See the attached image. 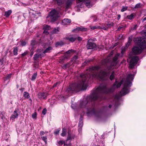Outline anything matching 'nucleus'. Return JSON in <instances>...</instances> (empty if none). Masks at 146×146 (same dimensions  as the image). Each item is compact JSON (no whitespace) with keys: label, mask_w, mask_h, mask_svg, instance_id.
Here are the masks:
<instances>
[{"label":"nucleus","mask_w":146,"mask_h":146,"mask_svg":"<svg viewBox=\"0 0 146 146\" xmlns=\"http://www.w3.org/2000/svg\"><path fill=\"white\" fill-rule=\"evenodd\" d=\"M125 50H122L121 52V57H122L123 54V53L124 52Z\"/></svg>","instance_id":"603ef678"},{"label":"nucleus","mask_w":146,"mask_h":146,"mask_svg":"<svg viewBox=\"0 0 146 146\" xmlns=\"http://www.w3.org/2000/svg\"><path fill=\"white\" fill-rule=\"evenodd\" d=\"M100 68V67L98 66H93L90 68L87 71L90 72L91 74L89 73L81 74L80 76L81 81L78 84H73L70 85L67 89V92L78 91L80 90H83L86 89L88 79L91 78L101 80L107 79L109 77L108 73L101 71L99 73H97V72Z\"/></svg>","instance_id":"f03ea898"},{"label":"nucleus","mask_w":146,"mask_h":146,"mask_svg":"<svg viewBox=\"0 0 146 146\" xmlns=\"http://www.w3.org/2000/svg\"><path fill=\"white\" fill-rule=\"evenodd\" d=\"M141 6V3H138L134 7L135 9L138 8L140 7Z\"/></svg>","instance_id":"e433bc0d"},{"label":"nucleus","mask_w":146,"mask_h":146,"mask_svg":"<svg viewBox=\"0 0 146 146\" xmlns=\"http://www.w3.org/2000/svg\"><path fill=\"white\" fill-rule=\"evenodd\" d=\"M94 40L90 39L88 41L86 47L88 49H93L96 47V44L93 42Z\"/></svg>","instance_id":"423d86ee"},{"label":"nucleus","mask_w":146,"mask_h":146,"mask_svg":"<svg viewBox=\"0 0 146 146\" xmlns=\"http://www.w3.org/2000/svg\"><path fill=\"white\" fill-rule=\"evenodd\" d=\"M12 13V11L11 10H8L5 13V16L7 17H8Z\"/></svg>","instance_id":"412c9836"},{"label":"nucleus","mask_w":146,"mask_h":146,"mask_svg":"<svg viewBox=\"0 0 146 146\" xmlns=\"http://www.w3.org/2000/svg\"><path fill=\"white\" fill-rule=\"evenodd\" d=\"M82 126V121H79L78 126L79 127H81Z\"/></svg>","instance_id":"a19ab883"},{"label":"nucleus","mask_w":146,"mask_h":146,"mask_svg":"<svg viewBox=\"0 0 146 146\" xmlns=\"http://www.w3.org/2000/svg\"><path fill=\"white\" fill-rule=\"evenodd\" d=\"M71 21V20L70 19H64L62 21V24L63 25H68Z\"/></svg>","instance_id":"9d476101"},{"label":"nucleus","mask_w":146,"mask_h":146,"mask_svg":"<svg viewBox=\"0 0 146 146\" xmlns=\"http://www.w3.org/2000/svg\"><path fill=\"white\" fill-rule=\"evenodd\" d=\"M77 1L78 3L82 2V4H85L86 6L88 8H90L92 6V5L90 3V0H77Z\"/></svg>","instance_id":"0eeeda50"},{"label":"nucleus","mask_w":146,"mask_h":146,"mask_svg":"<svg viewBox=\"0 0 146 146\" xmlns=\"http://www.w3.org/2000/svg\"><path fill=\"white\" fill-rule=\"evenodd\" d=\"M72 3V0H68L66 3V7L67 9L68 8L71 6Z\"/></svg>","instance_id":"dca6fc26"},{"label":"nucleus","mask_w":146,"mask_h":146,"mask_svg":"<svg viewBox=\"0 0 146 146\" xmlns=\"http://www.w3.org/2000/svg\"><path fill=\"white\" fill-rule=\"evenodd\" d=\"M67 132V130L65 128H63L62 130V133H61V135L63 137L65 136Z\"/></svg>","instance_id":"aec40b11"},{"label":"nucleus","mask_w":146,"mask_h":146,"mask_svg":"<svg viewBox=\"0 0 146 146\" xmlns=\"http://www.w3.org/2000/svg\"><path fill=\"white\" fill-rule=\"evenodd\" d=\"M26 44V42H23L21 43V45L22 46H24Z\"/></svg>","instance_id":"de8ad7c7"},{"label":"nucleus","mask_w":146,"mask_h":146,"mask_svg":"<svg viewBox=\"0 0 146 146\" xmlns=\"http://www.w3.org/2000/svg\"><path fill=\"white\" fill-rule=\"evenodd\" d=\"M43 29L44 30V31L43 33H48L47 31V30H49L50 29V26L46 25L45 26H44Z\"/></svg>","instance_id":"a211bd4d"},{"label":"nucleus","mask_w":146,"mask_h":146,"mask_svg":"<svg viewBox=\"0 0 146 146\" xmlns=\"http://www.w3.org/2000/svg\"><path fill=\"white\" fill-rule=\"evenodd\" d=\"M78 6L80 7H82L81 5H80V4L78 5Z\"/></svg>","instance_id":"338daca9"},{"label":"nucleus","mask_w":146,"mask_h":146,"mask_svg":"<svg viewBox=\"0 0 146 146\" xmlns=\"http://www.w3.org/2000/svg\"><path fill=\"white\" fill-rule=\"evenodd\" d=\"M146 20V17L143 19V21H144Z\"/></svg>","instance_id":"0e129e2a"},{"label":"nucleus","mask_w":146,"mask_h":146,"mask_svg":"<svg viewBox=\"0 0 146 146\" xmlns=\"http://www.w3.org/2000/svg\"><path fill=\"white\" fill-rule=\"evenodd\" d=\"M101 63L102 65H104L105 64L107 65L108 64L107 60L104 59L103 60H102L101 62Z\"/></svg>","instance_id":"473e14b6"},{"label":"nucleus","mask_w":146,"mask_h":146,"mask_svg":"<svg viewBox=\"0 0 146 146\" xmlns=\"http://www.w3.org/2000/svg\"><path fill=\"white\" fill-rule=\"evenodd\" d=\"M114 72H112L111 73V74L110 76V78L111 80H112L114 79Z\"/></svg>","instance_id":"c756f323"},{"label":"nucleus","mask_w":146,"mask_h":146,"mask_svg":"<svg viewBox=\"0 0 146 146\" xmlns=\"http://www.w3.org/2000/svg\"><path fill=\"white\" fill-rule=\"evenodd\" d=\"M58 29H55L53 30V33H56L58 32Z\"/></svg>","instance_id":"09e8293b"},{"label":"nucleus","mask_w":146,"mask_h":146,"mask_svg":"<svg viewBox=\"0 0 146 146\" xmlns=\"http://www.w3.org/2000/svg\"><path fill=\"white\" fill-rule=\"evenodd\" d=\"M23 96L26 98L29 99L31 101L29 94L27 92H25L23 93Z\"/></svg>","instance_id":"f8f14e48"},{"label":"nucleus","mask_w":146,"mask_h":146,"mask_svg":"<svg viewBox=\"0 0 146 146\" xmlns=\"http://www.w3.org/2000/svg\"><path fill=\"white\" fill-rule=\"evenodd\" d=\"M132 36H130L129 37L128 41L127 43L126 44V46L125 48V49H126L129 46V45L130 44L131 42L132 41Z\"/></svg>","instance_id":"4468645a"},{"label":"nucleus","mask_w":146,"mask_h":146,"mask_svg":"<svg viewBox=\"0 0 146 146\" xmlns=\"http://www.w3.org/2000/svg\"><path fill=\"white\" fill-rule=\"evenodd\" d=\"M38 97L39 98H45L47 96V94L44 92H40L38 94Z\"/></svg>","instance_id":"9b49d317"},{"label":"nucleus","mask_w":146,"mask_h":146,"mask_svg":"<svg viewBox=\"0 0 146 146\" xmlns=\"http://www.w3.org/2000/svg\"><path fill=\"white\" fill-rule=\"evenodd\" d=\"M52 47L49 46L46 49V50L43 52V53H46L49 52H50V50H52Z\"/></svg>","instance_id":"4be33fe9"},{"label":"nucleus","mask_w":146,"mask_h":146,"mask_svg":"<svg viewBox=\"0 0 146 146\" xmlns=\"http://www.w3.org/2000/svg\"><path fill=\"white\" fill-rule=\"evenodd\" d=\"M20 5H23V6H27V5H29V4H26L25 3H20Z\"/></svg>","instance_id":"a18cd8bd"},{"label":"nucleus","mask_w":146,"mask_h":146,"mask_svg":"<svg viewBox=\"0 0 146 146\" xmlns=\"http://www.w3.org/2000/svg\"><path fill=\"white\" fill-rule=\"evenodd\" d=\"M19 90H20V91H21L22 92H23L24 90V88H21L20 89H19Z\"/></svg>","instance_id":"bf43d9fd"},{"label":"nucleus","mask_w":146,"mask_h":146,"mask_svg":"<svg viewBox=\"0 0 146 146\" xmlns=\"http://www.w3.org/2000/svg\"><path fill=\"white\" fill-rule=\"evenodd\" d=\"M74 51V50H70L66 52V53H65V55H66V54H67V56H68L69 54L73 52Z\"/></svg>","instance_id":"7c9ffc66"},{"label":"nucleus","mask_w":146,"mask_h":146,"mask_svg":"<svg viewBox=\"0 0 146 146\" xmlns=\"http://www.w3.org/2000/svg\"><path fill=\"white\" fill-rule=\"evenodd\" d=\"M43 56H41V54H36L34 55V56L33 57V59L34 60H36L39 57H40V58H41Z\"/></svg>","instance_id":"393cba45"},{"label":"nucleus","mask_w":146,"mask_h":146,"mask_svg":"<svg viewBox=\"0 0 146 146\" xmlns=\"http://www.w3.org/2000/svg\"><path fill=\"white\" fill-rule=\"evenodd\" d=\"M46 109H44L42 111V113L43 115H45L46 113Z\"/></svg>","instance_id":"c03bdc74"},{"label":"nucleus","mask_w":146,"mask_h":146,"mask_svg":"<svg viewBox=\"0 0 146 146\" xmlns=\"http://www.w3.org/2000/svg\"><path fill=\"white\" fill-rule=\"evenodd\" d=\"M68 135L67 137V141L71 140L72 139H74L75 137V135H72L70 134V131H68Z\"/></svg>","instance_id":"2eb2a0df"},{"label":"nucleus","mask_w":146,"mask_h":146,"mask_svg":"<svg viewBox=\"0 0 146 146\" xmlns=\"http://www.w3.org/2000/svg\"><path fill=\"white\" fill-rule=\"evenodd\" d=\"M111 105H109V108H111Z\"/></svg>","instance_id":"774afa93"},{"label":"nucleus","mask_w":146,"mask_h":146,"mask_svg":"<svg viewBox=\"0 0 146 146\" xmlns=\"http://www.w3.org/2000/svg\"><path fill=\"white\" fill-rule=\"evenodd\" d=\"M88 103V102L86 100L82 102L81 104V106L83 108Z\"/></svg>","instance_id":"b1692460"},{"label":"nucleus","mask_w":146,"mask_h":146,"mask_svg":"<svg viewBox=\"0 0 146 146\" xmlns=\"http://www.w3.org/2000/svg\"><path fill=\"white\" fill-rule=\"evenodd\" d=\"M134 74H129L128 75L126 79H123L121 81L118 83L116 81L113 85L110 88H108L106 85H101L93 92L90 96L91 99L95 100L98 98L101 93L108 94L112 92L114 90L120 87L122 84L123 87L120 92V95L123 96L128 93L130 87L132 85V82L134 79Z\"/></svg>","instance_id":"f257e3e1"},{"label":"nucleus","mask_w":146,"mask_h":146,"mask_svg":"<svg viewBox=\"0 0 146 146\" xmlns=\"http://www.w3.org/2000/svg\"><path fill=\"white\" fill-rule=\"evenodd\" d=\"M36 44V42L35 40H32L31 44L33 48H34L36 47L35 45Z\"/></svg>","instance_id":"cd10ccee"},{"label":"nucleus","mask_w":146,"mask_h":146,"mask_svg":"<svg viewBox=\"0 0 146 146\" xmlns=\"http://www.w3.org/2000/svg\"><path fill=\"white\" fill-rule=\"evenodd\" d=\"M18 49L17 47H14L13 50V53L14 55H17L18 54Z\"/></svg>","instance_id":"5701e85b"},{"label":"nucleus","mask_w":146,"mask_h":146,"mask_svg":"<svg viewBox=\"0 0 146 146\" xmlns=\"http://www.w3.org/2000/svg\"><path fill=\"white\" fill-rule=\"evenodd\" d=\"M41 139L44 141L45 144H46L47 143V138L46 136H42L41 137Z\"/></svg>","instance_id":"72a5a7b5"},{"label":"nucleus","mask_w":146,"mask_h":146,"mask_svg":"<svg viewBox=\"0 0 146 146\" xmlns=\"http://www.w3.org/2000/svg\"><path fill=\"white\" fill-rule=\"evenodd\" d=\"M40 135H43L44 134V131H41L40 132Z\"/></svg>","instance_id":"3c124183"},{"label":"nucleus","mask_w":146,"mask_h":146,"mask_svg":"<svg viewBox=\"0 0 146 146\" xmlns=\"http://www.w3.org/2000/svg\"><path fill=\"white\" fill-rule=\"evenodd\" d=\"M121 55V54H116L113 58V61L114 62V64L116 63L115 62L117 60V59Z\"/></svg>","instance_id":"6ab92c4d"},{"label":"nucleus","mask_w":146,"mask_h":146,"mask_svg":"<svg viewBox=\"0 0 146 146\" xmlns=\"http://www.w3.org/2000/svg\"><path fill=\"white\" fill-rule=\"evenodd\" d=\"M122 36H123L122 35H120L119 36L120 39H121L122 38Z\"/></svg>","instance_id":"680f3d73"},{"label":"nucleus","mask_w":146,"mask_h":146,"mask_svg":"<svg viewBox=\"0 0 146 146\" xmlns=\"http://www.w3.org/2000/svg\"><path fill=\"white\" fill-rule=\"evenodd\" d=\"M27 54V53L26 52H24L22 54V55L23 56H25Z\"/></svg>","instance_id":"864d4df0"},{"label":"nucleus","mask_w":146,"mask_h":146,"mask_svg":"<svg viewBox=\"0 0 146 146\" xmlns=\"http://www.w3.org/2000/svg\"><path fill=\"white\" fill-rule=\"evenodd\" d=\"M123 27H119L118 29H117V30L118 31H120L121 29H122V28H123Z\"/></svg>","instance_id":"6e6d98bb"},{"label":"nucleus","mask_w":146,"mask_h":146,"mask_svg":"<svg viewBox=\"0 0 146 146\" xmlns=\"http://www.w3.org/2000/svg\"><path fill=\"white\" fill-rule=\"evenodd\" d=\"M141 34L143 36L146 38V31H142Z\"/></svg>","instance_id":"ea45409f"},{"label":"nucleus","mask_w":146,"mask_h":146,"mask_svg":"<svg viewBox=\"0 0 146 146\" xmlns=\"http://www.w3.org/2000/svg\"><path fill=\"white\" fill-rule=\"evenodd\" d=\"M115 99L116 100L117 99V100L118 101L119 100V98L116 95L115 96Z\"/></svg>","instance_id":"5fc2aeb1"},{"label":"nucleus","mask_w":146,"mask_h":146,"mask_svg":"<svg viewBox=\"0 0 146 146\" xmlns=\"http://www.w3.org/2000/svg\"><path fill=\"white\" fill-rule=\"evenodd\" d=\"M58 84H59L58 82H57L56 83V84H54L53 85V88H55V87H56L58 85Z\"/></svg>","instance_id":"49530a36"},{"label":"nucleus","mask_w":146,"mask_h":146,"mask_svg":"<svg viewBox=\"0 0 146 146\" xmlns=\"http://www.w3.org/2000/svg\"><path fill=\"white\" fill-rule=\"evenodd\" d=\"M137 27V25H135V26H134V28H133V30H136V29Z\"/></svg>","instance_id":"052dcab7"},{"label":"nucleus","mask_w":146,"mask_h":146,"mask_svg":"<svg viewBox=\"0 0 146 146\" xmlns=\"http://www.w3.org/2000/svg\"><path fill=\"white\" fill-rule=\"evenodd\" d=\"M66 38L67 40H69L71 42H74L76 39V38H73L72 37H66Z\"/></svg>","instance_id":"a878e982"},{"label":"nucleus","mask_w":146,"mask_h":146,"mask_svg":"<svg viewBox=\"0 0 146 146\" xmlns=\"http://www.w3.org/2000/svg\"><path fill=\"white\" fill-rule=\"evenodd\" d=\"M113 23H111L110 24H108L106 26L105 25L104 26V27H108H108H109L110 26H113Z\"/></svg>","instance_id":"4c0bfd02"},{"label":"nucleus","mask_w":146,"mask_h":146,"mask_svg":"<svg viewBox=\"0 0 146 146\" xmlns=\"http://www.w3.org/2000/svg\"><path fill=\"white\" fill-rule=\"evenodd\" d=\"M54 1L55 3H56L58 5H60L64 3V1L63 0H53Z\"/></svg>","instance_id":"f3484780"},{"label":"nucleus","mask_w":146,"mask_h":146,"mask_svg":"<svg viewBox=\"0 0 146 146\" xmlns=\"http://www.w3.org/2000/svg\"><path fill=\"white\" fill-rule=\"evenodd\" d=\"M90 28L92 30H94L95 29H103L104 30H106L108 29V27H104V26L100 27L98 26H90Z\"/></svg>","instance_id":"1a4fd4ad"},{"label":"nucleus","mask_w":146,"mask_h":146,"mask_svg":"<svg viewBox=\"0 0 146 146\" xmlns=\"http://www.w3.org/2000/svg\"><path fill=\"white\" fill-rule=\"evenodd\" d=\"M134 16V14L132 13L130 15H128L127 17L128 19L131 20L133 18Z\"/></svg>","instance_id":"c85d7f7f"},{"label":"nucleus","mask_w":146,"mask_h":146,"mask_svg":"<svg viewBox=\"0 0 146 146\" xmlns=\"http://www.w3.org/2000/svg\"><path fill=\"white\" fill-rule=\"evenodd\" d=\"M74 59H77V56H75L74 57Z\"/></svg>","instance_id":"69168bd1"},{"label":"nucleus","mask_w":146,"mask_h":146,"mask_svg":"<svg viewBox=\"0 0 146 146\" xmlns=\"http://www.w3.org/2000/svg\"><path fill=\"white\" fill-rule=\"evenodd\" d=\"M58 143L59 145H61L63 144H64V146L66 145V144L65 143V142L63 140L60 141H58Z\"/></svg>","instance_id":"2f4dec72"},{"label":"nucleus","mask_w":146,"mask_h":146,"mask_svg":"<svg viewBox=\"0 0 146 146\" xmlns=\"http://www.w3.org/2000/svg\"><path fill=\"white\" fill-rule=\"evenodd\" d=\"M139 59L137 56H135L132 57L129 62V68L131 69L133 68L134 66L137 64Z\"/></svg>","instance_id":"39448f33"},{"label":"nucleus","mask_w":146,"mask_h":146,"mask_svg":"<svg viewBox=\"0 0 146 146\" xmlns=\"http://www.w3.org/2000/svg\"><path fill=\"white\" fill-rule=\"evenodd\" d=\"M37 75V74L36 73H34L32 76L31 80H34L36 79Z\"/></svg>","instance_id":"f704fd0d"},{"label":"nucleus","mask_w":146,"mask_h":146,"mask_svg":"<svg viewBox=\"0 0 146 146\" xmlns=\"http://www.w3.org/2000/svg\"><path fill=\"white\" fill-rule=\"evenodd\" d=\"M112 65H111V67H109V68H108V69L109 70H111L112 69Z\"/></svg>","instance_id":"e2e57ef3"},{"label":"nucleus","mask_w":146,"mask_h":146,"mask_svg":"<svg viewBox=\"0 0 146 146\" xmlns=\"http://www.w3.org/2000/svg\"><path fill=\"white\" fill-rule=\"evenodd\" d=\"M64 44L63 43L62 41L58 42H56L55 44V46L57 47L59 46H62Z\"/></svg>","instance_id":"bb28decb"},{"label":"nucleus","mask_w":146,"mask_h":146,"mask_svg":"<svg viewBox=\"0 0 146 146\" xmlns=\"http://www.w3.org/2000/svg\"><path fill=\"white\" fill-rule=\"evenodd\" d=\"M37 114L36 112H35L32 115V117L34 119L36 118Z\"/></svg>","instance_id":"58836bf2"},{"label":"nucleus","mask_w":146,"mask_h":146,"mask_svg":"<svg viewBox=\"0 0 146 146\" xmlns=\"http://www.w3.org/2000/svg\"><path fill=\"white\" fill-rule=\"evenodd\" d=\"M127 6H123L121 11L122 12L124 11L127 9Z\"/></svg>","instance_id":"c9c22d12"},{"label":"nucleus","mask_w":146,"mask_h":146,"mask_svg":"<svg viewBox=\"0 0 146 146\" xmlns=\"http://www.w3.org/2000/svg\"><path fill=\"white\" fill-rule=\"evenodd\" d=\"M18 111L19 110L18 109L14 111L13 114L11 115L10 117L11 119L13 120L15 118H17L19 115L18 113Z\"/></svg>","instance_id":"6e6552de"},{"label":"nucleus","mask_w":146,"mask_h":146,"mask_svg":"<svg viewBox=\"0 0 146 146\" xmlns=\"http://www.w3.org/2000/svg\"><path fill=\"white\" fill-rule=\"evenodd\" d=\"M134 41L138 45V46H135L132 49L133 54H138L141 53L142 50L146 48V41L141 37H137L134 39Z\"/></svg>","instance_id":"7ed1b4c3"},{"label":"nucleus","mask_w":146,"mask_h":146,"mask_svg":"<svg viewBox=\"0 0 146 146\" xmlns=\"http://www.w3.org/2000/svg\"><path fill=\"white\" fill-rule=\"evenodd\" d=\"M77 39L78 41H80L82 40V38L81 37H78L77 38Z\"/></svg>","instance_id":"8fccbe9b"},{"label":"nucleus","mask_w":146,"mask_h":146,"mask_svg":"<svg viewBox=\"0 0 146 146\" xmlns=\"http://www.w3.org/2000/svg\"><path fill=\"white\" fill-rule=\"evenodd\" d=\"M121 17V15H118V16L117 18V20H119L120 19V18Z\"/></svg>","instance_id":"13d9d810"},{"label":"nucleus","mask_w":146,"mask_h":146,"mask_svg":"<svg viewBox=\"0 0 146 146\" xmlns=\"http://www.w3.org/2000/svg\"><path fill=\"white\" fill-rule=\"evenodd\" d=\"M59 17L58 12L55 10H53L50 12L47 18H49L52 21H56Z\"/></svg>","instance_id":"20e7f679"},{"label":"nucleus","mask_w":146,"mask_h":146,"mask_svg":"<svg viewBox=\"0 0 146 146\" xmlns=\"http://www.w3.org/2000/svg\"><path fill=\"white\" fill-rule=\"evenodd\" d=\"M87 30L86 28H83V27H77L76 29L73 30V31H85Z\"/></svg>","instance_id":"ddd939ff"},{"label":"nucleus","mask_w":146,"mask_h":146,"mask_svg":"<svg viewBox=\"0 0 146 146\" xmlns=\"http://www.w3.org/2000/svg\"><path fill=\"white\" fill-rule=\"evenodd\" d=\"M64 66L66 68L70 66L69 65H68V64H66L65 65H64Z\"/></svg>","instance_id":"4d7b16f0"},{"label":"nucleus","mask_w":146,"mask_h":146,"mask_svg":"<svg viewBox=\"0 0 146 146\" xmlns=\"http://www.w3.org/2000/svg\"><path fill=\"white\" fill-rule=\"evenodd\" d=\"M12 74H9L6 77V79H9L10 78Z\"/></svg>","instance_id":"79ce46f5"},{"label":"nucleus","mask_w":146,"mask_h":146,"mask_svg":"<svg viewBox=\"0 0 146 146\" xmlns=\"http://www.w3.org/2000/svg\"><path fill=\"white\" fill-rule=\"evenodd\" d=\"M60 129H58L56 131L54 132V133L56 135H57L59 133V131H60Z\"/></svg>","instance_id":"37998d69"}]
</instances>
